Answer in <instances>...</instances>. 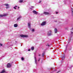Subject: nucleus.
Here are the masks:
<instances>
[{
  "label": "nucleus",
  "instance_id": "obj_17",
  "mask_svg": "<svg viewBox=\"0 0 73 73\" xmlns=\"http://www.w3.org/2000/svg\"><path fill=\"white\" fill-rule=\"evenodd\" d=\"M44 55H45V53L43 52L42 53V57H44Z\"/></svg>",
  "mask_w": 73,
  "mask_h": 73
},
{
  "label": "nucleus",
  "instance_id": "obj_26",
  "mask_svg": "<svg viewBox=\"0 0 73 73\" xmlns=\"http://www.w3.org/2000/svg\"><path fill=\"white\" fill-rule=\"evenodd\" d=\"M14 9H16V7H14Z\"/></svg>",
  "mask_w": 73,
  "mask_h": 73
},
{
  "label": "nucleus",
  "instance_id": "obj_11",
  "mask_svg": "<svg viewBox=\"0 0 73 73\" xmlns=\"http://www.w3.org/2000/svg\"><path fill=\"white\" fill-rule=\"evenodd\" d=\"M35 62L36 64H37V58L36 57H35Z\"/></svg>",
  "mask_w": 73,
  "mask_h": 73
},
{
  "label": "nucleus",
  "instance_id": "obj_1",
  "mask_svg": "<svg viewBox=\"0 0 73 73\" xmlns=\"http://www.w3.org/2000/svg\"><path fill=\"white\" fill-rule=\"evenodd\" d=\"M47 35L48 36H51L52 35V31L49 30L47 32Z\"/></svg>",
  "mask_w": 73,
  "mask_h": 73
},
{
  "label": "nucleus",
  "instance_id": "obj_22",
  "mask_svg": "<svg viewBox=\"0 0 73 73\" xmlns=\"http://www.w3.org/2000/svg\"><path fill=\"white\" fill-rule=\"evenodd\" d=\"M21 60L22 61H23L24 60V59L23 57L21 58Z\"/></svg>",
  "mask_w": 73,
  "mask_h": 73
},
{
  "label": "nucleus",
  "instance_id": "obj_29",
  "mask_svg": "<svg viewBox=\"0 0 73 73\" xmlns=\"http://www.w3.org/2000/svg\"><path fill=\"white\" fill-rule=\"evenodd\" d=\"M28 50V51H30V50H30V49H29V50Z\"/></svg>",
  "mask_w": 73,
  "mask_h": 73
},
{
  "label": "nucleus",
  "instance_id": "obj_2",
  "mask_svg": "<svg viewBox=\"0 0 73 73\" xmlns=\"http://www.w3.org/2000/svg\"><path fill=\"white\" fill-rule=\"evenodd\" d=\"M43 14L45 15H51V13H50L46 12H44L43 13Z\"/></svg>",
  "mask_w": 73,
  "mask_h": 73
},
{
  "label": "nucleus",
  "instance_id": "obj_25",
  "mask_svg": "<svg viewBox=\"0 0 73 73\" xmlns=\"http://www.w3.org/2000/svg\"><path fill=\"white\" fill-rule=\"evenodd\" d=\"M41 1H39V2L38 3H41Z\"/></svg>",
  "mask_w": 73,
  "mask_h": 73
},
{
  "label": "nucleus",
  "instance_id": "obj_4",
  "mask_svg": "<svg viewBox=\"0 0 73 73\" xmlns=\"http://www.w3.org/2000/svg\"><path fill=\"white\" fill-rule=\"evenodd\" d=\"M46 24V22L43 21L42 22V23L41 24V25L42 26H43L45 25Z\"/></svg>",
  "mask_w": 73,
  "mask_h": 73
},
{
  "label": "nucleus",
  "instance_id": "obj_28",
  "mask_svg": "<svg viewBox=\"0 0 73 73\" xmlns=\"http://www.w3.org/2000/svg\"><path fill=\"white\" fill-rule=\"evenodd\" d=\"M71 40V38H70L69 41H70Z\"/></svg>",
  "mask_w": 73,
  "mask_h": 73
},
{
  "label": "nucleus",
  "instance_id": "obj_7",
  "mask_svg": "<svg viewBox=\"0 0 73 73\" xmlns=\"http://www.w3.org/2000/svg\"><path fill=\"white\" fill-rule=\"evenodd\" d=\"M8 15V14H5L3 15H0V17H4V16H6Z\"/></svg>",
  "mask_w": 73,
  "mask_h": 73
},
{
  "label": "nucleus",
  "instance_id": "obj_18",
  "mask_svg": "<svg viewBox=\"0 0 73 73\" xmlns=\"http://www.w3.org/2000/svg\"><path fill=\"white\" fill-rule=\"evenodd\" d=\"M71 33L72 34V33H73V28H72V29L71 30Z\"/></svg>",
  "mask_w": 73,
  "mask_h": 73
},
{
  "label": "nucleus",
  "instance_id": "obj_12",
  "mask_svg": "<svg viewBox=\"0 0 73 73\" xmlns=\"http://www.w3.org/2000/svg\"><path fill=\"white\" fill-rule=\"evenodd\" d=\"M18 26V25L17 24H15L14 25V27H17Z\"/></svg>",
  "mask_w": 73,
  "mask_h": 73
},
{
  "label": "nucleus",
  "instance_id": "obj_13",
  "mask_svg": "<svg viewBox=\"0 0 73 73\" xmlns=\"http://www.w3.org/2000/svg\"><path fill=\"white\" fill-rule=\"evenodd\" d=\"M71 14H72V17H73V8H71Z\"/></svg>",
  "mask_w": 73,
  "mask_h": 73
},
{
  "label": "nucleus",
  "instance_id": "obj_30",
  "mask_svg": "<svg viewBox=\"0 0 73 73\" xmlns=\"http://www.w3.org/2000/svg\"><path fill=\"white\" fill-rule=\"evenodd\" d=\"M60 72V71H59L58 72H57V73H59V72Z\"/></svg>",
  "mask_w": 73,
  "mask_h": 73
},
{
  "label": "nucleus",
  "instance_id": "obj_37",
  "mask_svg": "<svg viewBox=\"0 0 73 73\" xmlns=\"http://www.w3.org/2000/svg\"><path fill=\"white\" fill-rule=\"evenodd\" d=\"M40 61V60H39H39H38V61Z\"/></svg>",
  "mask_w": 73,
  "mask_h": 73
},
{
  "label": "nucleus",
  "instance_id": "obj_36",
  "mask_svg": "<svg viewBox=\"0 0 73 73\" xmlns=\"http://www.w3.org/2000/svg\"><path fill=\"white\" fill-rule=\"evenodd\" d=\"M15 7H17V6H16Z\"/></svg>",
  "mask_w": 73,
  "mask_h": 73
},
{
  "label": "nucleus",
  "instance_id": "obj_5",
  "mask_svg": "<svg viewBox=\"0 0 73 73\" xmlns=\"http://www.w3.org/2000/svg\"><path fill=\"white\" fill-rule=\"evenodd\" d=\"M28 27L29 29H31V23L29 22L28 23Z\"/></svg>",
  "mask_w": 73,
  "mask_h": 73
},
{
  "label": "nucleus",
  "instance_id": "obj_23",
  "mask_svg": "<svg viewBox=\"0 0 73 73\" xmlns=\"http://www.w3.org/2000/svg\"><path fill=\"white\" fill-rule=\"evenodd\" d=\"M35 31V29H33L32 30V32H34Z\"/></svg>",
  "mask_w": 73,
  "mask_h": 73
},
{
  "label": "nucleus",
  "instance_id": "obj_35",
  "mask_svg": "<svg viewBox=\"0 0 73 73\" xmlns=\"http://www.w3.org/2000/svg\"><path fill=\"white\" fill-rule=\"evenodd\" d=\"M18 8L19 9V8H20V7H18Z\"/></svg>",
  "mask_w": 73,
  "mask_h": 73
},
{
  "label": "nucleus",
  "instance_id": "obj_14",
  "mask_svg": "<svg viewBox=\"0 0 73 73\" xmlns=\"http://www.w3.org/2000/svg\"><path fill=\"white\" fill-rule=\"evenodd\" d=\"M54 32H55V33H57V29H54Z\"/></svg>",
  "mask_w": 73,
  "mask_h": 73
},
{
  "label": "nucleus",
  "instance_id": "obj_40",
  "mask_svg": "<svg viewBox=\"0 0 73 73\" xmlns=\"http://www.w3.org/2000/svg\"><path fill=\"white\" fill-rule=\"evenodd\" d=\"M50 70H51V69H50Z\"/></svg>",
  "mask_w": 73,
  "mask_h": 73
},
{
  "label": "nucleus",
  "instance_id": "obj_19",
  "mask_svg": "<svg viewBox=\"0 0 73 73\" xmlns=\"http://www.w3.org/2000/svg\"><path fill=\"white\" fill-rule=\"evenodd\" d=\"M31 49L32 50H34V47L33 46L31 48Z\"/></svg>",
  "mask_w": 73,
  "mask_h": 73
},
{
  "label": "nucleus",
  "instance_id": "obj_38",
  "mask_svg": "<svg viewBox=\"0 0 73 73\" xmlns=\"http://www.w3.org/2000/svg\"><path fill=\"white\" fill-rule=\"evenodd\" d=\"M15 42H17V41H16Z\"/></svg>",
  "mask_w": 73,
  "mask_h": 73
},
{
  "label": "nucleus",
  "instance_id": "obj_8",
  "mask_svg": "<svg viewBox=\"0 0 73 73\" xmlns=\"http://www.w3.org/2000/svg\"><path fill=\"white\" fill-rule=\"evenodd\" d=\"M11 67V64L10 63H8L7 65V68H10Z\"/></svg>",
  "mask_w": 73,
  "mask_h": 73
},
{
  "label": "nucleus",
  "instance_id": "obj_31",
  "mask_svg": "<svg viewBox=\"0 0 73 73\" xmlns=\"http://www.w3.org/2000/svg\"><path fill=\"white\" fill-rule=\"evenodd\" d=\"M56 14H57V13H58V12H56Z\"/></svg>",
  "mask_w": 73,
  "mask_h": 73
},
{
  "label": "nucleus",
  "instance_id": "obj_20",
  "mask_svg": "<svg viewBox=\"0 0 73 73\" xmlns=\"http://www.w3.org/2000/svg\"><path fill=\"white\" fill-rule=\"evenodd\" d=\"M23 0H20L19 1V3H22L23 2Z\"/></svg>",
  "mask_w": 73,
  "mask_h": 73
},
{
  "label": "nucleus",
  "instance_id": "obj_15",
  "mask_svg": "<svg viewBox=\"0 0 73 73\" xmlns=\"http://www.w3.org/2000/svg\"><path fill=\"white\" fill-rule=\"evenodd\" d=\"M5 70H3L0 73H3L5 72Z\"/></svg>",
  "mask_w": 73,
  "mask_h": 73
},
{
  "label": "nucleus",
  "instance_id": "obj_24",
  "mask_svg": "<svg viewBox=\"0 0 73 73\" xmlns=\"http://www.w3.org/2000/svg\"><path fill=\"white\" fill-rule=\"evenodd\" d=\"M0 45L1 46H3V44H2L1 43L0 44Z\"/></svg>",
  "mask_w": 73,
  "mask_h": 73
},
{
  "label": "nucleus",
  "instance_id": "obj_21",
  "mask_svg": "<svg viewBox=\"0 0 73 73\" xmlns=\"http://www.w3.org/2000/svg\"><path fill=\"white\" fill-rule=\"evenodd\" d=\"M46 46H47L49 47V46L50 45H49V44H47L46 45Z\"/></svg>",
  "mask_w": 73,
  "mask_h": 73
},
{
  "label": "nucleus",
  "instance_id": "obj_33",
  "mask_svg": "<svg viewBox=\"0 0 73 73\" xmlns=\"http://www.w3.org/2000/svg\"><path fill=\"white\" fill-rule=\"evenodd\" d=\"M40 59H41L40 58H39V60H40Z\"/></svg>",
  "mask_w": 73,
  "mask_h": 73
},
{
  "label": "nucleus",
  "instance_id": "obj_10",
  "mask_svg": "<svg viewBox=\"0 0 73 73\" xmlns=\"http://www.w3.org/2000/svg\"><path fill=\"white\" fill-rule=\"evenodd\" d=\"M64 58H65V55L64 54L61 57V59L62 60H64Z\"/></svg>",
  "mask_w": 73,
  "mask_h": 73
},
{
  "label": "nucleus",
  "instance_id": "obj_32",
  "mask_svg": "<svg viewBox=\"0 0 73 73\" xmlns=\"http://www.w3.org/2000/svg\"><path fill=\"white\" fill-rule=\"evenodd\" d=\"M38 56H41V55L39 54V55H38Z\"/></svg>",
  "mask_w": 73,
  "mask_h": 73
},
{
  "label": "nucleus",
  "instance_id": "obj_3",
  "mask_svg": "<svg viewBox=\"0 0 73 73\" xmlns=\"http://www.w3.org/2000/svg\"><path fill=\"white\" fill-rule=\"evenodd\" d=\"M20 36L21 37H28V35H21Z\"/></svg>",
  "mask_w": 73,
  "mask_h": 73
},
{
  "label": "nucleus",
  "instance_id": "obj_39",
  "mask_svg": "<svg viewBox=\"0 0 73 73\" xmlns=\"http://www.w3.org/2000/svg\"><path fill=\"white\" fill-rule=\"evenodd\" d=\"M70 49H71V48H70V49H69V50H70Z\"/></svg>",
  "mask_w": 73,
  "mask_h": 73
},
{
  "label": "nucleus",
  "instance_id": "obj_16",
  "mask_svg": "<svg viewBox=\"0 0 73 73\" xmlns=\"http://www.w3.org/2000/svg\"><path fill=\"white\" fill-rule=\"evenodd\" d=\"M22 17L21 16H19V17L17 18V20H19L20 19H21Z\"/></svg>",
  "mask_w": 73,
  "mask_h": 73
},
{
  "label": "nucleus",
  "instance_id": "obj_6",
  "mask_svg": "<svg viewBox=\"0 0 73 73\" xmlns=\"http://www.w3.org/2000/svg\"><path fill=\"white\" fill-rule=\"evenodd\" d=\"M33 13H34V14H35V15H37V14H38V12H37L35 10H33Z\"/></svg>",
  "mask_w": 73,
  "mask_h": 73
},
{
  "label": "nucleus",
  "instance_id": "obj_34",
  "mask_svg": "<svg viewBox=\"0 0 73 73\" xmlns=\"http://www.w3.org/2000/svg\"><path fill=\"white\" fill-rule=\"evenodd\" d=\"M32 7V8H33V6H32V7Z\"/></svg>",
  "mask_w": 73,
  "mask_h": 73
},
{
  "label": "nucleus",
  "instance_id": "obj_9",
  "mask_svg": "<svg viewBox=\"0 0 73 73\" xmlns=\"http://www.w3.org/2000/svg\"><path fill=\"white\" fill-rule=\"evenodd\" d=\"M4 5L6 6V9H7V8H9V4H4Z\"/></svg>",
  "mask_w": 73,
  "mask_h": 73
},
{
  "label": "nucleus",
  "instance_id": "obj_27",
  "mask_svg": "<svg viewBox=\"0 0 73 73\" xmlns=\"http://www.w3.org/2000/svg\"><path fill=\"white\" fill-rule=\"evenodd\" d=\"M64 1L65 3V2H66V0H64Z\"/></svg>",
  "mask_w": 73,
  "mask_h": 73
}]
</instances>
